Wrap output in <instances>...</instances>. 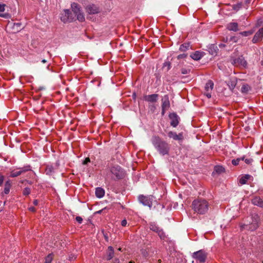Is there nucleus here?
I'll use <instances>...</instances> for the list:
<instances>
[{
    "label": "nucleus",
    "mask_w": 263,
    "mask_h": 263,
    "mask_svg": "<svg viewBox=\"0 0 263 263\" xmlns=\"http://www.w3.org/2000/svg\"><path fill=\"white\" fill-rule=\"evenodd\" d=\"M210 207L209 202L202 198L195 199L192 203V208L195 213L204 214L208 212Z\"/></svg>",
    "instance_id": "1"
},
{
    "label": "nucleus",
    "mask_w": 263,
    "mask_h": 263,
    "mask_svg": "<svg viewBox=\"0 0 263 263\" xmlns=\"http://www.w3.org/2000/svg\"><path fill=\"white\" fill-rule=\"evenodd\" d=\"M152 143L155 148L161 155L164 156L168 153L170 151V146L165 141L161 140L159 137H153Z\"/></svg>",
    "instance_id": "2"
},
{
    "label": "nucleus",
    "mask_w": 263,
    "mask_h": 263,
    "mask_svg": "<svg viewBox=\"0 0 263 263\" xmlns=\"http://www.w3.org/2000/svg\"><path fill=\"white\" fill-rule=\"evenodd\" d=\"M72 11L74 14V17H77V19L81 22L85 21V16L81 9V6L77 3H73L71 5Z\"/></svg>",
    "instance_id": "3"
},
{
    "label": "nucleus",
    "mask_w": 263,
    "mask_h": 263,
    "mask_svg": "<svg viewBox=\"0 0 263 263\" xmlns=\"http://www.w3.org/2000/svg\"><path fill=\"white\" fill-rule=\"evenodd\" d=\"M259 221V217L257 215H255L252 217V221L249 224H243L241 227V229H246L250 231H254L257 229L258 227V222Z\"/></svg>",
    "instance_id": "4"
},
{
    "label": "nucleus",
    "mask_w": 263,
    "mask_h": 263,
    "mask_svg": "<svg viewBox=\"0 0 263 263\" xmlns=\"http://www.w3.org/2000/svg\"><path fill=\"white\" fill-rule=\"evenodd\" d=\"M61 20L64 23L74 20V17L69 10L66 9L61 14Z\"/></svg>",
    "instance_id": "5"
},
{
    "label": "nucleus",
    "mask_w": 263,
    "mask_h": 263,
    "mask_svg": "<svg viewBox=\"0 0 263 263\" xmlns=\"http://www.w3.org/2000/svg\"><path fill=\"white\" fill-rule=\"evenodd\" d=\"M231 62L233 65L237 67H245L247 64L246 61L242 55L238 58L232 57Z\"/></svg>",
    "instance_id": "6"
},
{
    "label": "nucleus",
    "mask_w": 263,
    "mask_h": 263,
    "mask_svg": "<svg viewBox=\"0 0 263 263\" xmlns=\"http://www.w3.org/2000/svg\"><path fill=\"white\" fill-rule=\"evenodd\" d=\"M170 108V102L167 95H165L161 99V114L163 115Z\"/></svg>",
    "instance_id": "7"
},
{
    "label": "nucleus",
    "mask_w": 263,
    "mask_h": 263,
    "mask_svg": "<svg viewBox=\"0 0 263 263\" xmlns=\"http://www.w3.org/2000/svg\"><path fill=\"white\" fill-rule=\"evenodd\" d=\"M139 201L140 203L145 206H148L151 208L153 204V197L152 196H145L143 195H140L139 196Z\"/></svg>",
    "instance_id": "8"
},
{
    "label": "nucleus",
    "mask_w": 263,
    "mask_h": 263,
    "mask_svg": "<svg viewBox=\"0 0 263 263\" xmlns=\"http://www.w3.org/2000/svg\"><path fill=\"white\" fill-rule=\"evenodd\" d=\"M206 256V254L205 252L201 250L194 252L192 257L200 262L203 263L205 262Z\"/></svg>",
    "instance_id": "9"
},
{
    "label": "nucleus",
    "mask_w": 263,
    "mask_h": 263,
    "mask_svg": "<svg viewBox=\"0 0 263 263\" xmlns=\"http://www.w3.org/2000/svg\"><path fill=\"white\" fill-rule=\"evenodd\" d=\"M149 228L152 231L157 233L161 239H165V235L162 229H161L159 227H158V226L156 225V224L153 222L149 224Z\"/></svg>",
    "instance_id": "10"
},
{
    "label": "nucleus",
    "mask_w": 263,
    "mask_h": 263,
    "mask_svg": "<svg viewBox=\"0 0 263 263\" xmlns=\"http://www.w3.org/2000/svg\"><path fill=\"white\" fill-rule=\"evenodd\" d=\"M110 172L117 179L122 178L124 176V173L119 166H112L110 169Z\"/></svg>",
    "instance_id": "11"
},
{
    "label": "nucleus",
    "mask_w": 263,
    "mask_h": 263,
    "mask_svg": "<svg viewBox=\"0 0 263 263\" xmlns=\"http://www.w3.org/2000/svg\"><path fill=\"white\" fill-rule=\"evenodd\" d=\"M18 170H13L11 172L10 176L11 177H15L22 173H25L28 171L31 170L30 166L29 165L25 166L22 168H18Z\"/></svg>",
    "instance_id": "12"
},
{
    "label": "nucleus",
    "mask_w": 263,
    "mask_h": 263,
    "mask_svg": "<svg viewBox=\"0 0 263 263\" xmlns=\"http://www.w3.org/2000/svg\"><path fill=\"white\" fill-rule=\"evenodd\" d=\"M214 87V83L211 81L209 80L205 84L204 89L205 92L204 95L208 98L211 97V92Z\"/></svg>",
    "instance_id": "13"
},
{
    "label": "nucleus",
    "mask_w": 263,
    "mask_h": 263,
    "mask_svg": "<svg viewBox=\"0 0 263 263\" xmlns=\"http://www.w3.org/2000/svg\"><path fill=\"white\" fill-rule=\"evenodd\" d=\"M86 11L89 14H97L100 12L99 8L95 4H89L86 7Z\"/></svg>",
    "instance_id": "14"
},
{
    "label": "nucleus",
    "mask_w": 263,
    "mask_h": 263,
    "mask_svg": "<svg viewBox=\"0 0 263 263\" xmlns=\"http://www.w3.org/2000/svg\"><path fill=\"white\" fill-rule=\"evenodd\" d=\"M158 97V94H152L144 96L143 99L149 103H154L157 102Z\"/></svg>",
    "instance_id": "15"
},
{
    "label": "nucleus",
    "mask_w": 263,
    "mask_h": 263,
    "mask_svg": "<svg viewBox=\"0 0 263 263\" xmlns=\"http://www.w3.org/2000/svg\"><path fill=\"white\" fill-rule=\"evenodd\" d=\"M168 136L175 140L180 141L183 139V134L182 133L177 134L176 133L171 131L168 133Z\"/></svg>",
    "instance_id": "16"
},
{
    "label": "nucleus",
    "mask_w": 263,
    "mask_h": 263,
    "mask_svg": "<svg viewBox=\"0 0 263 263\" xmlns=\"http://www.w3.org/2000/svg\"><path fill=\"white\" fill-rule=\"evenodd\" d=\"M263 37V28L259 29V30L255 33L252 42L253 43H256L262 40Z\"/></svg>",
    "instance_id": "17"
},
{
    "label": "nucleus",
    "mask_w": 263,
    "mask_h": 263,
    "mask_svg": "<svg viewBox=\"0 0 263 263\" xmlns=\"http://www.w3.org/2000/svg\"><path fill=\"white\" fill-rule=\"evenodd\" d=\"M203 52L199 51H196L195 52L191 53L190 57L193 60L198 61L200 60L203 56Z\"/></svg>",
    "instance_id": "18"
},
{
    "label": "nucleus",
    "mask_w": 263,
    "mask_h": 263,
    "mask_svg": "<svg viewBox=\"0 0 263 263\" xmlns=\"http://www.w3.org/2000/svg\"><path fill=\"white\" fill-rule=\"evenodd\" d=\"M252 202L254 205L263 208V200L259 197H255L252 200Z\"/></svg>",
    "instance_id": "19"
},
{
    "label": "nucleus",
    "mask_w": 263,
    "mask_h": 263,
    "mask_svg": "<svg viewBox=\"0 0 263 263\" xmlns=\"http://www.w3.org/2000/svg\"><path fill=\"white\" fill-rule=\"evenodd\" d=\"M169 117L171 120V125L174 127H176L179 122V118H178V116H169Z\"/></svg>",
    "instance_id": "20"
},
{
    "label": "nucleus",
    "mask_w": 263,
    "mask_h": 263,
    "mask_svg": "<svg viewBox=\"0 0 263 263\" xmlns=\"http://www.w3.org/2000/svg\"><path fill=\"white\" fill-rule=\"evenodd\" d=\"M227 29L230 31H237L238 30V25L237 23H230L227 25Z\"/></svg>",
    "instance_id": "21"
},
{
    "label": "nucleus",
    "mask_w": 263,
    "mask_h": 263,
    "mask_svg": "<svg viewBox=\"0 0 263 263\" xmlns=\"http://www.w3.org/2000/svg\"><path fill=\"white\" fill-rule=\"evenodd\" d=\"M251 176L250 175H245L242 176L239 180V183L241 185H243L247 183V181L251 178Z\"/></svg>",
    "instance_id": "22"
},
{
    "label": "nucleus",
    "mask_w": 263,
    "mask_h": 263,
    "mask_svg": "<svg viewBox=\"0 0 263 263\" xmlns=\"http://www.w3.org/2000/svg\"><path fill=\"white\" fill-rule=\"evenodd\" d=\"M227 44H229V45H231L232 44L237 42L238 39L236 36H231L230 38L227 37L223 41Z\"/></svg>",
    "instance_id": "23"
},
{
    "label": "nucleus",
    "mask_w": 263,
    "mask_h": 263,
    "mask_svg": "<svg viewBox=\"0 0 263 263\" xmlns=\"http://www.w3.org/2000/svg\"><path fill=\"white\" fill-rule=\"evenodd\" d=\"M114 250L112 247H108L107 251V259L110 260L114 257Z\"/></svg>",
    "instance_id": "24"
},
{
    "label": "nucleus",
    "mask_w": 263,
    "mask_h": 263,
    "mask_svg": "<svg viewBox=\"0 0 263 263\" xmlns=\"http://www.w3.org/2000/svg\"><path fill=\"white\" fill-rule=\"evenodd\" d=\"M96 195L98 198H102L104 196L105 192L104 190L101 187H97L96 189Z\"/></svg>",
    "instance_id": "25"
},
{
    "label": "nucleus",
    "mask_w": 263,
    "mask_h": 263,
    "mask_svg": "<svg viewBox=\"0 0 263 263\" xmlns=\"http://www.w3.org/2000/svg\"><path fill=\"white\" fill-rule=\"evenodd\" d=\"M251 90L250 86L248 84H243L242 85L241 88V91L243 93H248L249 91Z\"/></svg>",
    "instance_id": "26"
},
{
    "label": "nucleus",
    "mask_w": 263,
    "mask_h": 263,
    "mask_svg": "<svg viewBox=\"0 0 263 263\" xmlns=\"http://www.w3.org/2000/svg\"><path fill=\"white\" fill-rule=\"evenodd\" d=\"M236 81L234 79V80H231L230 81H229L228 82V85L229 87V88L232 90L234 89V88L236 86Z\"/></svg>",
    "instance_id": "27"
},
{
    "label": "nucleus",
    "mask_w": 263,
    "mask_h": 263,
    "mask_svg": "<svg viewBox=\"0 0 263 263\" xmlns=\"http://www.w3.org/2000/svg\"><path fill=\"white\" fill-rule=\"evenodd\" d=\"M22 24L20 23H14L12 28L15 32H18L21 30Z\"/></svg>",
    "instance_id": "28"
},
{
    "label": "nucleus",
    "mask_w": 263,
    "mask_h": 263,
    "mask_svg": "<svg viewBox=\"0 0 263 263\" xmlns=\"http://www.w3.org/2000/svg\"><path fill=\"white\" fill-rule=\"evenodd\" d=\"M209 52L211 54H216L217 48L214 45H211L209 47Z\"/></svg>",
    "instance_id": "29"
},
{
    "label": "nucleus",
    "mask_w": 263,
    "mask_h": 263,
    "mask_svg": "<svg viewBox=\"0 0 263 263\" xmlns=\"http://www.w3.org/2000/svg\"><path fill=\"white\" fill-rule=\"evenodd\" d=\"M10 187H11L10 183L9 182V181H7L5 183V188H4V193L6 194H7L9 193Z\"/></svg>",
    "instance_id": "30"
},
{
    "label": "nucleus",
    "mask_w": 263,
    "mask_h": 263,
    "mask_svg": "<svg viewBox=\"0 0 263 263\" xmlns=\"http://www.w3.org/2000/svg\"><path fill=\"white\" fill-rule=\"evenodd\" d=\"M190 48V44L189 43L182 44L179 48V49L182 51H185L189 49Z\"/></svg>",
    "instance_id": "31"
},
{
    "label": "nucleus",
    "mask_w": 263,
    "mask_h": 263,
    "mask_svg": "<svg viewBox=\"0 0 263 263\" xmlns=\"http://www.w3.org/2000/svg\"><path fill=\"white\" fill-rule=\"evenodd\" d=\"M214 170L216 173L220 174L224 172V168L221 166H216Z\"/></svg>",
    "instance_id": "32"
},
{
    "label": "nucleus",
    "mask_w": 263,
    "mask_h": 263,
    "mask_svg": "<svg viewBox=\"0 0 263 263\" xmlns=\"http://www.w3.org/2000/svg\"><path fill=\"white\" fill-rule=\"evenodd\" d=\"M241 160H244L245 163L248 164H250L253 162V159L251 158H245V157L241 158Z\"/></svg>",
    "instance_id": "33"
},
{
    "label": "nucleus",
    "mask_w": 263,
    "mask_h": 263,
    "mask_svg": "<svg viewBox=\"0 0 263 263\" xmlns=\"http://www.w3.org/2000/svg\"><path fill=\"white\" fill-rule=\"evenodd\" d=\"M253 33V31H243L240 33V34H241L242 36H247L249 35H251Z\"/></svg>",
    "instance_id": "34"
},
{
    "label": "nucleus",
    "mask_w": 263,
    "mask_h": 263,
    "mask_svg": "<svg viewBox=\"0 0 263 263\" xmlns=\"http://www.w3.org/2000/svg\"><path fill=\"white\" fill-rule=\"evenodd\" d=\"M52 260V256L51 254L48 255L45 258L46 263H50Z\"/></svg>",
    "instance_id": "35"
},
{
    "label": "nucleus",
    "mask_w": 263,
    "mask_h": 263,
    "mask_svg": "<svg viewBox=\"0 0 263 263\" xmlns=\"http://www.w3.org/2000/svg\"><path fill=\"white\" fill-rule=\"evenodd\" d=\"M23 195H28L30 193V190L29 187H26L23 190Z\"/></svg>",
    "instance_id": "36"
},
{
    "label": "nucleus",
    "mask_w": 263,
    "mask_h": 263,
    "mask_svg": "<svg viewBox=\"0 0 263 263\" xmlns=\"http://www.w3.org/2000/svg\"><path fill=\"white\" fill-rule=\"evenodd\" d=\"M5 7H6L5 4L0 3V13H2V12H4V11L5 10ZM0 16H1V14H0Z\"/></svg>",
    "instance_id": "37"
},
{
    "label": "nucleus",
    "mask_w": 263,
    "mask_h": 263,
    "mask_svg": "<svg viewBox=\"0 0 263 263\" xmlns=\"http://www.w3.org/2000/svg\"><path fill=\"white\" fill-rule=\"evenodd\" d=\"M241 160V158H238L237 159H234L232 161V163L234 165H237L239 164V162Z\"/></svg>",
    "instance_id": "38"
},
{
    "label": "nucleus",
    "mask_w": 263,
    "mask_h": 263,
    "mask_svg": "<svg viewBox=\"0 0 263 263\" xmlns=\"http://www.w3.org/2000/svg\"><path fill=\"white\" fill-rule=\"evenodd\" d=\"M241 5L240 4H238L237 5H234L233 8L235 10H238L241 8Z\"/></svg>",
    "instance_id": "39"
},
{
    "label": "nucleus",
    "mask_w": 263,
    "mask_h": 263,
    "mask_svg": "<svg viewBox=\"0 0 263 263\" xmlns=\"http://www.w3.org/2000/svg\"><path fill=\"white\" fill-rule=\"evenodd\" d=\"M190 71V70L189 69H184V68H183L181 69V73L184 74H187L188 73H189Z\"/></svg>",
    "instance_id": "40"
},
{
    "label": "nucleus",
    "mask_w": 263,
    "mask_h": 263,
    "mask_svg": "<svg viewBox=\"0 0 263 263\" xmlns=\"http://www.w3.org/2000/svg\"><path fill=\"white\" fill-rule=\"evenodd\" d=\"M76 219L77 221L79 223H81L83 221L82 218L80 216L76 217Z\"/></svg>",
    "instance_id": "41"
},
{
    "label": "nucleus",
    "mask_w": 263,
    "mask_h": 263,
    "mask_svg": "<svg viewBox=\"0 0 263 263\" xmlns=\"http://www.w3.org/2000/svg\"><path fill=\"white\" fill-rule=\"evenodd\" d=\"M165 66H167V69H169L170 68V67H171L170 63L169 62H165V63H164L163 67H165Z\"/></svg>",
    "instance_id": "42"
},
{
    "label": "nucleus",
    "mask_w": 263,
    "mask_h": 263,
    "mask_svg": "<svg viewBox=\"0 0 263 263\" xmlns=\"http://www.w3.org/2000/svg\"><path fill=\"white\" fill-rule=\"evenodd\" d=\"M90 161V159L89 158H86L84 161L83 162V164H87L88 162Z\"/></svg>",
    "instance_id": "43"
},
{
    "label": "nucleus",
    "mask_w": 263,
    "mask_h": 263,
    "mask_svg": "<svg viewBox=\"0 0 263 263\" xmlns=\"http://www.w3.org/2000/svg\"><path fill=\"white\" fill-rule=\"evenodd\" d=\"M127 224V221L125 219H123V220H122L121 221V225L123 226V227H125L126 226Z\"/></svg>",
    "instance_id": "44"
},
{
    "label": "nucleus",
    "mask_w": 263,
    "mask_h": 263,
    "mask_svg": "<svg viewBox=\"0 0 263 263\" xmlns=\"http://www.w3.org/2000/svg\"><path fill=\"white\" fill-rule=\"evenodd\" d=\"M149 108H150L151 110L154 111L155 109H156V106L153 104H152V105H149Z\"/></svg>",
    "instance_id": "45"
},
{
    "label": "nucleus",
    "mask_w": 263,
    "mask_h": 263,
    "mask_svg": "<svg viewBox=\"0 0 263 263\" xmlns=\"http://www.w3.org/2000/svg\"><path fill=\"white\" fill-rule=\"evenodd\" d=\"M4 181V177L2 175H0V185L3 184Z\"/></svg>",
    "instance_id": "46"
},
{
    "label": "nucleus",
    "mask_w": 263,
    "mask_h": 263,
    "mask_svg": "<svg viewBox=\"0 0 263 263\" xmlns=\"http://www.w3.org/2000/svg\"><path fill=\"white\" fill-rule=\"evenodd\" d=\"M227 44H223V43H221L220 44H219V47L220 48H224V47H226L227 46Z\"/></svg>",
    "instance_id": "47"
},
{
    "label": "nucleus",
    "mask_w": 263,
    "mask_h": 263,
    "mask_svg": "<svg viewBox=\"0 0 263 263\" xmlns=\"http://www.w3.org/2000/svg\"><path fill=\"white\" fill-rule=\"evenodd\" d=\"M29 211L33 212L35 211V209L33 206L30 207L29 208Z\"/></svg>",
    "instance_id": "48"
},
{
    "label": "nucleus",
    "mask_w": 263,
    "mask_h": 263,
    "mask_svg": "<svg viewBox=\"0 0 263 263\" xmlns=\"http://www.w3.org/2000/svg\"><path fill=\"white\" fill-rule=\"evenodd\" d=\"M33 204H34V205H37V204H38V201H37V200H34L33 201Z\"/></svg>",
    "instance_id": "49"
},
{
    "label": "nucleus",
    "mask_w": 263,
    "mask_h": 263,
    "mask_svg": "<svg viewBox=\"0 0 263 263\" xmlns=\"http://www.w3.org/2000/svg\"><path fill=\"white\" fill-rule=\"evenodd\" d=\"M75 258H76V257H74V256H71V257L70 256V257H69V259H70V260H72V259H75Z\"/></svg>",
    "instance_id": "50"
},
{
    "label": "nucleus",
    "mask_w": 263,
    "mask_h": 263,
    "mask_svg": "<svg viewBox=\"0 0 263 263\" xmlns=\"http://www.w3.org/2000/svg\"><path fill=\"white\" fill-rule=\"evenodd\" d=\"M183 57V54H180V55H179L178 58V59H180V58H181Z\"/></svg>",
    "instance_id": "51"
},
{
    "label": "nucleus",
    "mask_w": 263,
    "mask_h": 263,
    "mask_svg": "<svg viewBox=\"0 0 263 263\" xmlns=\"http://www.w3.org/2000/svg\"><path fill=\"white\" fill-rule=\"evenodd\" d=\"M46 62H47V61H46V60H43L42 61V62L43 63H46Z\"/></svg>",
    "instance_id": "52"
},
{
    "label": "nucleus",
    "mask_w": 263,
    "mask_h": 263,
    "mask_svg": "<svg viewBox=\"0 0 263 263\" xmlns=\"http://www.w3.org/2000/svg\"><path fill=\"white\" fill-rule=\"evenodd\" d=\"M170 115H173V116H175V115H176L175 114H170Z\"/></svg>",
    "instance_id": "53"
},
{
    "label": "nucleus",
    "mask_w": 263,
    "mask_h": 263,
    "mask_svg": "<svg viewBox=\"0 0 263 263\" xmlns=\"http://www.w3.org/2000/svg\"><path fill=\"white\" fill-rule=\"evenodd\" d=\"M129 263H135V262L132 261H130Z\"/></svg>",
    "instance_id": "54"
},
{
    "label": "nucleus",
    "mask_w": 263,
    "mask_h": 263,
    "mask_svg": "<svg viewBox=\"0 0 263 263\" xmlns=\"http://www.w3.org/2000/svg\"><path fill=\"white\" fill-rule=\"evenodd\" d=\"M262 263H263V260H262Z\"/></svg>",
    "instance_id": "55"
}]
</instances>
